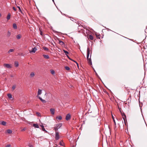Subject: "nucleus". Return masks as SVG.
<instances>
[{"mask_svg":"<svg viewBox=\"0 0 147 147\" xmlns=\"http://www.w3.org/2000/svg\"><path fill=\"white\" fill-rule=\"evenodd\" d=\"M91 54L92 53L91 52L90 55V58H89V55L90 54V49L89 47H88L87 50V60L88 61V63L90 65H92V62L91 59Z\"/></svg>","mask_w":147,"mask_h":147,"instance_id":"obj_1","label":"nucleus"},{"mask_svg":"<svg viewBox=\"0 0 147 147\" xmlns=\"http://www.w3.org/2000/svg\"><path fill=\"white\" fill-rule=\"evenodd\" d=\"M62 123H59L55 124L54 125V127H53L54 130L55 131H57L58 129L62 126Z\"/></svg>","mask_w":147,"mask_h":147,"instance_id":"obj_2","label":"nucleus"},{"mask_svg":"<svg viewBox=\"0 0 147 147\" xmlns=\"http://www.w3.org/2000/svg\"><path fill=\"white\" fill-rule=\"evenodd\" d=\"M60 137L59 135V133L58 131H55V140H57L59 139Z\"/></svg>","mask_w":147,"mask_h":147,"instance_id":"obj_3","label":"nucleus"},{"mask_svg":"<svg viewBox=\"0 0 147 147\" xmlns=\"http://www.w3.org/2000/svg\"><path fill=\"white\" fill-rule=\"evenodd\" d=\"M71 117V115L70 113L67 114L65 117V119L67 120H69Z\"/></svg>","mask_w":147,"mask_h":147,"instance_id":"obj_4","label":"nucleus"},{"mask_svg":"<svg viewBox=\"0 0 147 147\" xmlns=\"http://www.w3.org/2000/svg\"><path fill=\"white\" fill-rule=\"evenodd\" d=\"M37 97L43 103H45L46 102V100L42 99L40 97L37 95Z\"/></svg>","mask_w":147,"mask_h":147,"instance_id":"obj_5","label":"nucleus"},{"mask_svg":"<svg viewBox=\"0 0 147 147\" xmlns=\"http://www.w3.org/2000/svg\"><path fill=\"white\" fill-rule=\"evenodd\" d=\"M37 97L43 103H45L46 102V100L42 99L40 97L37 95Z\"/></svg>","mask_w":147,"mask_h":147,"instance_id":"obj_6","label":"nucleus"},{"mask_svg":"<svg viewBox=\"0 0 147 147\" xmlns=\"http://www.w3.org/2000/svg\"><path fill=\"white\" fill-rule=\"evenodd\" d=\"M37 97L43 103H45L46 102V100L42 99L40 97L37 95Z\"/></svg>","mask_w":147,"mask_h":147,"instance_id":"obj_7","label":"nucleus"},{"mask_svg":"<svg viewBox=\"0 0 147 147\" xmlns=\"http://www.w3.org/2000/svg\"><path fill=\"white\" fill-rule=\"evenodd\" d=\"M37 49L36 47H34L33 48H32L31 51H30V52H33L34 53L37 50Z\"/></svg>","mask_w":147,"mask_h":147,"instance_id":"obj_8","label":"nucleus"},{"mask_svg":"<svg viewBox=\"0 0 147 147\" xmlns=\"http://www.w3.org/2000/svg\"><path fill=\"white\" fill-rule=\"evenodd\" d=\"M50 112L52 115H54L55 114V109L53 108H51L50 109Z\"/></svg>","mask_w":147,"mask_h":147,"instance_id":"obj_9","label":"nucleus"},{"mask_svg":"<svg viewBox=\"0 0 147 147\" xmlns=\"http://www.w3.org/2000/svg\"><path fill=\"white\" fill-rule=\"evenodd\" d=\"M40 126L41 127V129L42 130V131H45L46 132H47V131H46L45 129V128H44V126L42 124V125H40Z\"/></svg>","mask_w":147,"mask_h":147,"instance_id":"obj_10","label":"nucleus"},{"mask_svg":"<svg viewBox=\"0 0 147 147\" xmlns=\"http://www.w3.org/2000/svg\"><path fill=\"white\" fill-rule=\"evenodd\" d=\"M13 27L14 29L16 30L17 29V27L16 23H13Z\"/></svg>","mask_w":147,"mask_h":147,"instance_id":"obj_11","label":"nucleus"},{"mask_svg":"<svg viewBox=\"0 0 147 147\" xmlns=\"http://www.w3.org/2000/svg\"><path fill=\"white\" fill-rule=\"evenodd\" d=\"M121 113L122 116L123 118H123H124V119H126V116L125 115V113L123 112V113L121 112Z\"/></svg>","mask_w":147,"mask_h":147,"instance_id":"obj_12","label":"nucleus"},{"mask_svg":"<svg viewBox=\"0 0 147 147\" xmlns=\"http://www.w3.org/2000/svg\"><path fill=\"white\" fill-rule=\"evenodd\" d=\"M92 67L93 68V69L94 70V72L95 73V74H96V76H97V77L98 78H99L100 80H101V79L100 78V77L98 75V74L96 73V71L95 70V69H94V68L93 67Z\"/></svg>","mask_w":147,"mask_h":147,"instance_id":"obj_13","label":"nucleus"},{"mask_svg":"<svg viewBox=\"0 0 147 147\" xmlns=\"http://www.w3.org/2000/svg\"><path fill=\"white\" fill-rule=\"evenodd\" d=\"M33 126L34 127L36 128H39V126L37 123H34L33 124Z\"/></svg>","mask_w":147,"mask_h":147,"instance_id":"obj_14","label":"nucleus"},{"mask_svg":"<svg viewBox=\"0 0 147 147\" xmlns=\"http://www.w3.org/2000/svg\"><path fill=\"white\" fill-rule=\"evenodd\" d=\"M42 93V90L40 89H38V93H37V95L38 96L39 95H40Z\"/></svg>","mask_w":147,"mask_h":147,"instance_id":"obj_15","label":"nucleus"},{"mask_svg":"<svg viewBox=\"0 0 147 147\" xmlns=\"http://www.w3.org/2000/svg\"><path fill=\"white\" fill-rule=\"evenodd\" d=\"M43 56L45 59H49V57L48 55H43Z\"/></svg>","mask_w":147,"mask_h":147,"instance_id":"obj_16","label":"nucleus"},{"mask_svg":"<svg viewBox=\"0 0 147 147\" xmlns=\"http://www.w3.org/2000/svg\"><path fill=\"white\" fill-rule=\"evenodd\" d=\"M123 119L124 120V124L126 126L127 125V119L126 118V119H124V118H123Z\"/></svg>","mask_w":147,"mask_h":147,"instance_id":"obj_17","label":"nucleus"},{"mask_svg":"<svg viewBox=\"0 0 147 147\" xmlns=\"http://www.w3.org/2000/svg\"><path fill=\"white\" fill-rule=\"evenodd\" d=\"M21 35L20 34H19L17 35L16 36V38L17 39H19L21 38Z\"/></svg>","mask_w":147,"mask_h":147,"instance_id":"obj_18","label":"nucleus"},{"mask_svg":"<svg viewBox=\"0 0 147 147\" xmlns=\"http://www.w3.org/2000/svg\"><path fill=\"white\" fill-rule=\"evenodd\" d=\"M15 65L16 67H18L19 66L18 62L17 61H15Z\"/></svg>","mask_w":147,"mask_h":147,"instance_id":"obj_19","label":"nucleus"},{"mask_svg":"<svg viewBox=\"0 0 147 147\" xmlns=\"http://www.w3.org/2000/svg\"><path fill=\"white\" fill-rule=\"evenodd\" d=\"M63 51L65 53V55H67L68 54H69V52L65 50L64 49L63 50Z\"/></svg>","mask_w":147,"mask_h":147,"instance_id":"obj_20","label":"nucleus"},{"mask_svg":"<svg viewBox=\"0 0 147 147\" xmlns=\"http://www.w3.org/2000/svg\"><path fill=\"white\" fill-rule=\"evenodd\" d=\"M4 66L7 68H9V64H4Z\"/></svg>","mask_w":147,"mask_h":147,"instance_id":"obj_21","label":"nucleus"},{"mask_svg":"<svg viewBox=\"0 0 147 147\" xmlns=\"http://www.w3.org/2000/svg\"><path fill=\"white\" fill-rule=\"evenodd\" d=\"M1 124L3 125H5L6 124V123L5 121H3L1 123Z\"/></svg>","mask_w":147,"mask_h":147,"instance_id":"obj_22","label":"nucleus"},{"mask_svg":"<svg viewBox=\"0 0 147 147\" xmlns=\"http://www.w3.org/2000/svg\"><path fill=\"white\" fill-rule=\"evenodd\" d=\"M56 119L59 120H61L62 119V117L61 116H59L57 117H56Z\"/></svg>","mask_w":147,"mask_h":147,"instance_id":"obj_23","label":"nucleus"},{"mask_svg":"<svg viewBox=\"0 0 147 147\" xmlns=\"http://www.w3.org/2000/svg\"><path fill=\"white\" fill-rule=\"evenodd\" d=\"M34 72H32L30 74V76L31 77H32L34 76Z\"/></svg>","mask_w":147,"mask_h":147,"instance_id":"obj_24","label":"nucleus"},{"mask_svg":"<svg viewBox=\"0 0 147 147\" xmlns=\"http://www.w3.org/2000/svg\"><path fill=\"white\" fill-rule=\"evenodd\" d=\"M89 38L91 40H93V36L92 35H89Z\"/></svg>","mask_w":147,"mask_h":147,"instance_id":"obj_25","label":"nucleus"},{"mask_svg":"<svg viewBox=\"0 0 147 147\" xmlns=\"http://www.w3.org/2000/svg\"><path fill=\"white\" fill-rule=\"evenodd\" d=\"M60 45L64 47L65 46V44L63 41L60 44Z\"/></svg>","mask_w":147,"mask_h":147,"instance_id":"obj_26","label":"nucleus"},{"mask_svg":"<svg viewBox=\"0 0 147 147\" xmlns=\"http://www.w3.org/2000/svg\"><path fill=\"white\" fill-rule=\"evenodd\" d=\"M57 40H58V41H59V42H58V43L59 44H60L61 42H62V41L61 40H60V39L57 37Z\"/></svg>","mask_w":147,"mask_h":147,"instance_id":"obj_27","label":"nucleus"},{"mask_svg":"<svg viewBox=\"0 0 147 147\" xmlns=\"http://www.w3.org/2000/svg\"><path fill=\"white\" fill-rule=\"evenodd\" d=\"M65 69L67 70H69L70 69V68L67 66H65Z\"/></svg>","mask_w":147,"mask_h":147,"instance_id":"obj_28","label":"nucleus"},{"mask_svg":"<svg viewBox=\"0 0 147 147\" xmlns=\"http://www.w3.org/2000/svg\"><path fill=\"white\" fill-rule=\"evenodd\" d=\"M43 49L44 50H47V51H48L49 50V49L46 47H43Z\"/></svg>","mask_w":147,"mask_h":147,"instance_id":"obj_29","label":"nucleus"},{"mask_svg":"<svg viewBox=\"0 0 147 147\" xmlns=\"http://www.w3.org/2000/svg\"><path fill=\"white\" fill-rule=\"evenodd\" d=\"M51 73L52 74H54L55 73V71L53 70H51Z\"/></svg>","mask_w":147,"mask_h":147,"instance_id":"obj_30","label":"nucleus"},{"mask_svg":"<svg viewBox=\"0 0 147 147\" xmlns=\"http://www.w3.org/2000/svg\"><path fill=\"white\" fill-rule=\"evenodd\" d=\"M69 17V18H71L73 19V20H71H71H72L74 22H75L76 23H77L76 22H77V21L75 19H73L72 18H71V17Z\"/></svg>","mask_w":147,"mask_h":147,"instance_id":"obj_31","label":"nucleus"},{"mask_svg":"<svg viewBox=\"0 0 147 147\" xmlns=\"http://www.w3.org/2000/svg\"><path fill=\"white\" fill-rule=\"evenodd\" d=\"M10 100H13V98L12 97V95L10 94Z\"/></svg>","mask_w":147,"mask_h":147,"instance_id":"obj_32","label":"nucleus"},{"mask_svg":"<svg viewBox=\"0 0 147 147\" xmlns=\"http://www.w3.org/2000/svg\"><path fill=\"white\" fill-rule=\"evenodd\" d=\"M16 87V85H14L12 87V89L13 90H14L15 88Z\"/></svg>","mask_w":147,"mask_h":147,"instance_id":"obj_33","label":"nucleus"},{"mask_svg":"<svg viewBox=\"0 0 147 147\" xmlns=\"http://www.w3.org/2000/svg\"><path fill=\"white\" fill-rule=\"evenodd\" d=\"M67 58L69 59L71 61H74V60L71 59L69 56L68 55H66Z\"/></svg>","mask_w":147,"mask_h":147,"instance_id":"obj_34","label":"nucleus"},{"mask_svg":"<svg viewBox=\"0 0 147 147\" xmlns=\"http://www.w3.org/2000/svg\"><path fill=\"white\" fill-rule=\"evenodd\" d=\"M96 37H97V38H99V39H100V38L99 37L100 34L98 35V34H96Z\"/></svg>","mask_w":147,"mask_h":147,"instance_id":"obj_35","label":"nucleus"},{"mask_svg":"<svg viewBox=\"0 0 147 147\" xmlns=\"http://www.w3.org/2000/svg\"><path fill=\"white\" fill-rule=\"evenodd\" d=\"M73 61L75 62L76 63V64H77V66L79 68V65H78V63L76 61H75V60L74 61Z\"/></svg>","mask_w":147,"mask_h":147,"instance_id":"obj_36","label":"nucleus"},{"mask_svg":"<svg viewBox=\"0 0 147 147\" xmlns=\"http://www.w3.org/2000/svg\"><path fill=\"white\" fill-rule=\"evenodd\" d=\"M36 115H37L38 116H40V114L39 113V112H36Z\"/></svg>","mask_w":147,"mask_h":147,"instance_id":"obj_37","label":"nucleus"},{"mask_svg":"<svg viewBox=\"0 0 147 147\" xmlns=\"http://www.w3.org/2000/svg\"><path fill=\"white\" fill-rule=\"evenodd\" d=\"M59 144L61 146H64V143L63 142L62 143L61 142H59Z\"/></svg>","mask_w":147,"mask_h":147,"instance_id":"obj_38","label":"nucleus"},{"mask_svg":"<svg viewBox=\"0 0 147 147\" xmlns=\"http://www.w3.org/2000/svg\"><path fill=\"white\" fill-rule=\"evenodd\" d=\"M7 20H9V13H8L7 15Z\"/></svg>","mask_w":147,"mask_h":147,"instance_id":"obj_39","label":"nucleus"},{"mask_svg":"<svg viewBox=\"0 0 147 147\" xmlns=\"http://www.w3.org/2000/svg\"><path fill=\"white\" fill-rule=\"evenodd\" d=\"M53 32H54L55 33H59V32H58V31H56L55 30H53Z\"/></svg>","mask_w":147,"mask_h":147,"instance_id":"obj_40","label":"nucleus"},{"mask_svg":"<svg viewBox=\"0 0 147 147\" xmlns=\"http://www.w3.org/2000/svg\"><path fill=\"white\" fill-rule=\"evenodd\" d=\"M14 50L13 49H10V52H13Z\"/></svg>","mask_w":147,"mask_h":147,"instance_id":"obj_41","label":"nucleus"},{"mask_svg":"<svg viewBox=\"0 0 147 147\" xmlns=\"http://www.w3.org/2000/svg\"><path fill=\"white\" fill-rule=\"evenodd\" d=\"M112 117H113V121H114V122L115 124V125H116V122H115V120L114 119V117H113V116H112Z\"/></svg>","mask_w":147,"mask_h":147,"instance_id":"obj_42","label":"nucleus"},{"mask_svg":"<svg viewBox=\"0 0 147 147\" xmlns=\"http://www.w3.org/2000/svg\"><path fill=\"white\" fill-rule=\"evenodd\" d=\"M26 128H24L21 130V131H25L26 130Z\"/></svg>","mask_w":147,"mask_h":147,"instance_id":"obj_43","label":"nucleus"},{"mask_svg":"<svg viewBox=\"0 0 147 147\" xmlns=\"http://www.w3.org/2000/svg\"><path fill=\"white\" fill-rule=\"evenodd\" d=\"M118 109H119V111L121 113V108H120L119 107H118Z\"/></svg>","mask_w":147,"mask_h":147,"instance_id":"obj_44","label":"nucleus"},{"mask_svg":"<svg viewBox=\"0 0 147 147\" xmlns=\"http://www.w3.org/2000/svg\"><path fill=\"white\" fill-rule=\"evenodd\" d=\"M40 34L42 36V34H43L42 32L41 31H40Z\"/></svg>","mask_w":147,"mask_h":147,"instance_id":"obj_45","label":"nucleus"},{"mask_svg":"<svg viewBox=\"0 0 147 147\" xmlns=\"http://www.w3.org/2000/svg\"><path fill=\"white\" fill-rule=\"evenodd\" d=\"M13 9L15 11H16V8H15V7H13Z\"/></svg>","mask_w":147,"mask_h":147,"instance_id":"obj_46","label":"nucleus"},{"mask_svg":"<svg viewBox=\"0 0 147 147\" xmlns=\"http://www.w3.org/2000/svg\"><path fill=\"white\" fill-rule=\"evenodd\" d=\"M18 8L19 10L21 11V10L20 7L19 6H18Z\"/></svg>","mask_w":147,"mask_h":147,"instance_id":"obj_47","label":"nucleus"},{"mask_svg":"<svg viewBox=\"0 0 147 147\" xmlns=\"http://www.w3.org/2000/svg\"><path fill=\"white\" fill-rule=\"evenodd\" d=\"M29 147H33V146L31 145H29Z\"/></svg>","mask_w":147,"mask_h":147,"instance_id":"obj_48","label":"nucleus"},{"mask_svg":"<svg viewBox=\"0 0 147 147\" xmlns=\"http://www.w3.org/2000/svg\"><path fill=\"white\" fill-rule=\"evenodd\" d=\"M7 132L9 134V129L7 130Z\"/></svg>","mask_w":147,"mask_h":147,"instance_id":"obj_49","label":"nucleus"},{"mask_svg":"<svg viewBox=\"0 0 147 147\" xmlns=\"http://www.w3.org/2000/svg\"><path fill=\"white\" fill-rule=\"evenodd\" d=\"M12 133V131L10 129V134H11Z\"/></svg>","mask_w":147,"mask_h":147,"instance_id":"obj_50","label":"nucleus"},{"mask_svg":"<svg viewBox=\"0 0 147 147\" xmlns=\"http://www.w3.org/2000/svg\"><path fill=\"white\" fill-rule=\"evenodd\" d=\"M10 76H11V77H13V75H10Z\"/></svg>","mask_w":147,"mask_h":147,"instance_id":"obj_51","label":"nucleus"},{"mask_svg":"<svg viewBox=\"0 0 147 147\" xmlns=\"http://www.w3.org/2000/svg\"><path fill=\"white\" fill-rule=\"evenodd\" d=\"M6 147H9V144L7 145V146H6Z\"/></svg>","mask_w":147,"mask_h":147,"instance_id":"obj_52","label":"nucleus"},{"mask_svg":"<svg viewBox=\"0 0 147 147\" xmlns=\"http://www.w3.org/2000/svg\"><path fill=\"white\" fill-rule=\"evenodd\" d=\"M7 96L9 98V93H8L7 94Z\"/></svg>","mask_w":147,"mask_h":147,"instance_id":"obj_53","label":"nucleus"},{"mask_svg":"<svg viewBox=\"0 0 147 147\" xmlns=\"http://www.w3.org/2000/svg\"><path fill=\"white\" fill-rule=\"evenodd\" d=\"M52 0L53 1V2L54 3V4L55 5V3L54 2V0Z\"/></svg>","mask_w":147,"mask_h":147,"instance_id":"obj_54","label":"nucleus"},{"mask_svg":"<svg viewBox=\"0 0 147 147\" xmlns=\"http://www.w3.org/2000/svg\"><path fill=\"white\" fill-rule=\"evenodd\" d=\"M20 11L21 12V13L22 14H24L23 13V12H22L21 10V11Z\"/></svg>","mask_w":147,"mask_h":147,"instance_id":"obj_55","label":"nucleus"},{"mask_svg":"<svg viewBox=\"0 0 147 147\" xmlns=\"http://www.w3.org/2000/svg\"><path fill=\"white\" fill-rule=\"evenodd\" d=\"M13 109V108H12V107H11V108H10L9 110H11V109Z\"/></svg>","mask_w":147,"mask_h":147,"instance_id":"obj_56","label":"nucleus"},{"mask_svg":"<svg viewBox=\"0 0 147 147\" xmlns=\"http://www.w3.org/2000/svg\"><path fill=\"white\" fill-rule=\"evenodd\" d=\"M63 15H64V16H66V15L65 14H64V13H63Z\"/></svg>","mask_w":147,"mask_h":147,"instance_id":"obj_57","label":"nucleus"},{"mask_svg":"<svg viewBox=\"0 0 147 147\" xmlns=\"http://www.w3.org/2000/svg\"><path fill=\"white\" fill-rule=\"evenodd\" d=\"M70 88H72V87H73V86L71 85H70Z\"/></svg>","mask_w":147,"mask_h":147,"instance_id":"obj_58","label":"nucleus"},{"mask_svg":"<svg viewBox=\"0 0 147 147\" xmlns=\"http://www.w3.org/2000/svg\"><path fill=\"white\" fill-rule=\"evenodd\" d=\"M107 29L108 30H111L110 29H109L108 28H107Z\"/></svg>","mask_w":147,"mask_h":147,"instance_id":"obj_59","label":"nucleus"},{"mask_svg":"<svg viewBox=\"0 0 147 147\" xmlns=\"http://www.w3.org/2000/svg\"><path fill=\"white\" fill-rule=\"evenodd\" d=\"M11 67V65L10 64V68Z\"/></svg>","mask_w":147,"mask_h":147,"instance_id":"obj_60","label":"nucleus"},{"mask_svg":"<svg viewBox=\"0 0 147 147\" xmlns=\"http://www.w3.org/2000/svg\"><path fill=\"white\" fill-rule=\"evenodd\" d=\"M18 139L19 140H20V138H18Z\"/></svg>","mask_w":147,"mask_h":147,"instance_id":"obj_61","label":"nucleus"},{"mask_svg":"<svg viewBox=\"0 0 147 147\" xmlns=\"http://www.w3.org/2000/svg\"><path fill=\"white\" fill-rule=\"evenodd\" d=\"M47 94V93H46L45 94V95H46Z\"/></svg>","mask_w":147,"mask_h":147,"instance_id":"obj_62","label":"nucleus"},{"mask_svg":"<svg viewBox=\"0 0 147 147\" xmlns=\"http://www.w3.org/2000/svg\"><path fill=\"white\" fill-rule=\"evenodd\" d=\"M1 13H0V18L1 17Z\"/></svg>","mask_w":147,"mask_h":147,"instance_id":"obj_63","label":"nucleus"},{"mask_svg":"<svg viewBox=\"0 0 147 147\" xmlns=\"http://www.w3.org/2000/svg\"><path fill=\"white\" fill-rule=\"evenodd\" d=\"M125 37V38H127V39H129V40H130V39H129V38H127L126 37Z\"/></svg>","mask_w":147,"mask_h":147,"instance_id":"obj_64","label":"nucleus"}]
</instances>
